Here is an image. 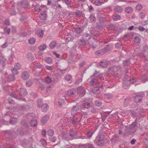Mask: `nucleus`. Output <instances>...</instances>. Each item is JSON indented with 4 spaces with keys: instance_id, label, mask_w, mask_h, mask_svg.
<instances>
[{
    "instance_id": "nucleus-1",
    "label": "nucleus",
    "mask_w": 148,
    "mask_h": 148,
    "mask_svg": "<svg viewBox=\"0 0 148 148\" xmlns=\"http://www.w3.org/2000/svg\"><path fill=\"white\" fill-rule=\"evenodd\" d=\"M104 138L102 135H98L94 140V143L99 146H102L104 144Z\"/></svg>"
},
{
    "instance_id": "nucleus-2",
    "label": "nucleus",
    "mask_w": 148,
    "mask_h": 148,
    "mask_svg": "<svg viewBox=\"0 0 148 148\" xmlns=\"http://www.w3.org/2000/svg\"><path fill=\"white\" fill-rule=\"evenodd\" d=\"M138 127L135 122H134L131 124L128 129V132L130 134L135 132L137 129Z\"/></svg>"
},
{
    "instance_id": "nucleus-3",
    "label": "nucleus",
    "mask_w": 148,
    "mask_h": 148,
    "mask_svg": "<svg viewBox=\"0 0 148 148\" xmlns=\"http://www.w3.org/2000/svg\"><path fill=\"white\" fill-rule=\"evenodd\" d=\"M94 76L95 74H94L90 77L91 80L90 82V84L91 85H96L97 86L100 87L99 82L97 79V77H94Z\"/></svg>"
},
{
    "instance_id": "nucleus-4",
    "label": "nucleus",
    "mask_w": 148,
    "mask_h": 148,
    "mask_svg": "<svg viewBox=\"0 0 148 148\" xmlns=\"http://www.w3.org/2000/svg\"><path fill=\"white\" fill-rule=\"evenodd\" d=\"M144 96L145 94L144 93L141 92L140 93L135 97L134 99L135 101L137 103L140 102L142 100L143 97Z\"/></svg>"
},
{
    "instance_id": "nucleus-5",
    "label": "nucleus",
    "mask_w": 148,
    "mask_h": 148,
    "mask_svg": "<svg viewBox=\"0 0 148 148\" xmlns=\"http://www.w3.org/2000/svg\"><path fill=\"white\" fill-rule=\"evenodd\" d=\"M85 89L81 86H79L77 88V92L79 96L82 97L85 94Z\"/></svg>"
},
{
    "instance_id": "nucleus-6",
    "label": "nucleus",
    "mask_w": 148,
    "mask_h": 148,
    "mask_svg": "<svg viewBox=\"0 0 148 148\" xmlns=\"http://www.w3.org/2000/svg\"><path fill=\"white\" fill-rule=\"evenodd\" d=\"M77 133L75 131L71 130L69 132L70 138L65 137V139L67 141L71 140L74 138L77 135Z\"/></svg>"
},
{
    "instance_id": "nucleus-7",
    "label": "nucleus",
    "mask_w": 148,
    "mask_h": 148,
    "mask_svg": "<svg viewBox=\"0 0 148 148\" xmlns=\"http://www.w3.org/2000/svg\"><path fill=\"white\" fill-rule=\"evenodd\" d=\"M79 110V104H77L75 106H74L72 107L71 111V114L73 116L74 115L77 113H78Z\"/></svg>"
},
{
    "instance_id": "nucleus-8",
    "label": "nucleus",
    "mask_w": 148,
    "mask_h": 148,
    "mask_svg": "<svg viewBox=\"0 0 148 148\" xmlns=\"http://www.w3.org/2000/svg\"><path fill=\"white\" fill-rule=\"evenodd\" d=\"M76 91L75 89H72L69 90L67 92L66 97H68V96L73 97L74 96H76Z\"/></svg>"
},
{
    "instance_id": "nucleus-9",
    "label": "nucleus",
    "mask_w": 148,
    "mask_h": 148,
    "mask_svg": "<svg viewBox=\"0 0 148 148\" xmlns=\"http://www.w3.org/2000/svg\"><path fill=\"white\" fill-rule=\"evenodd\" d=\"M19 94L21 96H25L27 94L26 89L23 88H20L18 90Z\"/></svg>"
},
{
    "instance_id": "nucleus-10",
    "label": "nucleus",
    "mask_w": 148,
    "mask_h": 148,
    "mask_svg": "<svg viewBox=\"0 0 148 148\" xmlns=\"http://www.w3.org/2000/svg\"><path fill=\"white\" fill-rule=\"evenodd\" d=\"M99 22L104 26L106 23L108 22L107 19L105 17L102 16L99 17Z\"/></svg>"
},
{
    "instance_id": "nucleus-11",
    "label": "nucleus",
    "mask_w": 148,
    "mask_h": 148,
    "mask_svg": "<svg viewBox=\"0 0 148 148\" xmlns=\"http://www.w3.org/2000/svg\"><path fill=\"white\" fill-rule=\"evenodd\" d=\"M45 6L44 5H42V6L38 4H36L35 5L34 9L36 12H39L42 10V8H44Z\"/></svg>"
},
{
    "instance_id": "nucleus-12",
    "label": "nucleus",
    "mask_w": 148,
    "mask_h": 148,
    "mask_svg": "<svg viewBox=\"0 0 148 148\" xmlns=\"http://www.w3.org/2000/svg\"><path fill=\"white\" fill-rule=\"evenodd\" d=\"M29 76V74L27 72L24 71L22 74L21 77L24 80L28 79Z\"/></svg>"
},
{
    "instance_id": "nucleus-13",
    "label": "nucleus",
    "mask_w": 148,
    "mask_h": 148,
    "mask_svg": "<svg viewBox=\"0 0 148 148\" xmlns=\"http://www.w3.org/2000/svg\"><path fill=\"white\" fill-rule=\"evenodd\" d=\"M92 91L94 93L97 95L100 93V90L97 87H93L92 88Z\"/></svg>"
},
{
    "instance_id": "nucleus-14",
    "label": "nucleus",
    "mask_w": 148,
    "mask_h": 148,
    "mask_svg": "<svg viewBox=\"0 0 148 148\" xmlns=\"http://www.w3.org/2000/svg\"><path fill=\"white\" fill-rule=\"evenodd\" d=\"M91 2L97 6H99L102 4L104 3V2L102 0H95L93 1H91Z\"/></svg>"
},
{
    "instance_id": "nucleus-15",
    "label": "nucleus",
    "mask_w": 148,
    "mask_h": 148,
    "mask_svg": "<svg viewBox=\"0 0 148 148\" xmlns=\"http://www.w3.org/2000/svg\"><path fill=\"white\" fill-rule=\"evenodd\" d=\"M49 118V116L48 115H46L42 117L41 120V122L43 123H45L47 122Z\"/></svg>"
},
{
    "instance_id": "nucleus-16",
    "label": "nucleus",
    "mask_w": 148,
    "mask_h": 148,
    "mask_svg": "<svg viewBox=\"0 0 148 148\" xmlns=\"http://www.w3.org/2000/svg\"><path fill=\"white\" fill-rule=\"evenodd\" d=\"M71 123L73 125H77L79 123L77 118H73L70 120Z\"/></svg>"
},
{
    "instance_id": "nucleus-17",
    "label": "nucleus",
    "mask_w": 148,
    "mask_h": 148,
    "mask_svg": "<svg viewBox=\"0 0 148 148\" xmlns=\"http://www.w3.org/2000/svg\"><path fill=\"white\" fill-rule=\"evenodd\" d=\"M114 10L115 12H120L123 10L122 8L119 6H115L114 7Z\"/></svg>"
},
{
    "instance_id": "nucleus-18",
    "label": "nucleus",
    "mask_w": 148,
    "mask_h": 148,
    "mask_svg": "<svg viewBox=\"0 0 148 148\" xmlns=\"http://www.w3.org/2000/svg\"><path fill=\"white\" fill-rule=\"evenodd\" d=\"M42 112H46L49 109L48 105L46 104H43L42 106Z\"/></svg>"
},
{
    "instance_id": "nucleus-19",
    "label": "nucleus",
    "mask_w": 148,
    "mask_h": 148,
    "mask_svg": "<svg viewBox=\"0 0 148 148\" xmlns=\"http://www.w3.org/2000/svg\"><path fill=\"white\" fill-rule=\"evenodd\" d=\"M27 60L30 61H32L34 59V57L32 54L30 53L27 54Z\"/></svg>"
},
{
    "instance_id": "nucleus-20",
    "label": "nucleus",
    "mask_w": 148,
    "mask_h": 148,
    "mask_svg": "<svg viewBox=\"0 0 148 148\" xmlns=\"http://www.w3.org/2000/svg\"><path fill=\"white\" fill-rule=\"evenodd\" d=\"M57 45V42L55 40L52 41L49 45V47L50 49L54 48Z\"/></svg>"
},
{
    "instance_id": "nucleus-21",
    "label": "nucleus",
    "mask_w": 148,
    "mask_h": 148,
    "mask_svg": "<svg viewBox=\"0 0 148 148\" xmlns=\"http://www.w3.org/2000/svg\"><path fill=\"white\" fill-rule=\"evenodd\" d=\"M32 64L35 67L37 68L40 69L42 68L43 67V66L39 63L33 62L32 63Z\"/></svg>"
},
{
    "instance_id": "nucleus-22",
    "label": "nucleus",
    "mask_w": 148,
    "mask_h": 148,
    "mask_svg": "<svg viewBox=\"0 0 148 148\" xmlns=\"http://www.w3.org/2000/svg\"><path fill=\"white\" fill-rule=\"evenodd\" d=\"M76 42L79 45L81 46H84L86 45V42L84 39H80L78 40Z\"/></svg>"
},
{
    "instance_id": "nucleus-23",
    "label": "nucleus",
    "mask_w": 148,
    "mask_h": 148,
    "mask_svg": "<svg viewBox=\"0 0 148 148\" xmlns=\"http://www.w3.org/2000/svg\"><path fill=\"white\" fill-rule=\"evenodd\" d=\"M75 31L77 34H80L81 33H82L83 31V28L78 27L75 28Z\"/></svg>"
},
{
    "instance_id": "nucleus-24",
    "label": "nucleus",
    "mask_w": 148,
    "mask_h": 148,
    "mask_svg": "<svg viewBox=\"0 0 148 148\" xmlns=\"http://www.w3.org/2000/svg\"><path fill=\"white\" fill-rule=\"evenodd\" d=\"M47 14L44 12H42L40 15V18L42 20L45 19L47 18Z\"/></svg>"
},
{
    "instance_id": "nucleus-25",
    "label": "nucleus",
    "mask_w": 148,
    "mask_h": 148,
    "mask_svg": "<svg viewBox=\"0 0 148 148\" xmlns=\"http://www.w3.org/2000/svg\"><path fill=\"white\" fill-rule=\"evenodd\" d=\"M112 18L114 21H117L120 19L121 17L119 15L115 14L112 16Z\"/></svg>"
},
{
    "instance_id": "nucleus-26",
    "label": "nucleus",
    "mask_w": 148,
    "mask_h": 148,
    "mask_svg": "<svg viewBox=\"0 0 148 148\" xmlns=\"http://www.w3.org/2000/svg\"><path fill=\"white\" fill-rule=\"evenodd\" d=\"M108 63L106 61H101L100 63V66L101 67V68H104L107 66Z\"/></svg>"
},
{
    "instance_id": "nucleus-27",
    "label": "nucleus",
    "mask_w": 148,
    "mask_h": 148,
    "mask_svg": "<svg viewBox=\"0 0 148 148\" xmlns=\"http://www.w3.org/2000/svg\"><path fill=\"white\" fill-rule=\"evenodd\" d=\"M47 47V45L45 44H43L38 47V48L39 50L43 51Z\"/></svg>"
},
{
    "instance_id": "nucleus-28",
    "label": "nucleus",
    "mask_w": 148,
    "mask_h": 148,
    "mask_svg": "<svg viewBox=\"0 0 148 148\" xmlns=\"http://www.w3.org/2000/svg\"><path fill=\"white\" fill-rule=\"evenodd\" d=\"M130 101V98H126L124 100V106H127Z\"/></svg>"
},
{
    "instance_id": "nucleus-29",
    "label": "nucleus",
    "mask_w": 148,
    "mask_h": 148,
    "mask_svg": "<svg viewBox=\"0 0 148 148\" xmlns=\"http://www.w3.org/2000/svg\"><path fill=\"white\" fill-rule=\"evenodd\" d=\"M90 38V36L88 34H84L83 39L86 41L88 40Z\"/></svg>"
},
{
    "instance_id": "nucleus-30",
    "label": "nucleus",
    "mask_w": 148,
    "mask_h": 148,
    "mask_svg": "<svg viewBox=\"0 0 148 148\" xmlns=\"http://www.w3.org/2000/svg\"><path fill=\"white\" fill-rule=\"evenodd\" d=\"M90 21L92 23H95L96 21V18L95 15L92 14H91L89 16Z\"/></svg>"
},
{
    "instance_id": "nucleus-31",
    "label": "nucleus",
    "mask_w": 148,
    "mask_h": 148,
    "mask_svg": "<svg viewBox=\"0 0 148 148\" xmlns=\"http://www.w3.org/2000/svg\"><path fill=\"white\" fill-rule=\"evenodd\" d=\"M83 106L84 108L86 109H88L90 108L91 105L90 103L86 102L83 104Z\"/></svg>"
},
{
    "instance_id": "nucleus-32",
    "label": "nucleus",
    "mask_w": 148,
    "mask_h": 148,
    "mask_svg": "<svg viewBox=\"0 0 148 148\" xmlns=\"http://www.w3.org/2000/svg\"><path fill=\"white\" fill-rule=\"evenodd\" d=\"M43 31V30L36 31V34L38 36L41 38L43 36L44 33Z\"/></svg>"
},
{
    "instance_id": "nucleus-33",
    "label": "nucleus",
    "mask_w": 148,
    "mask_h": 148,
    "mask_svg": "<svg viewBox=\"0 0 148 148\" xmlns=\"http://www.w3.org/2000/svg\"><path fill=\"white\" fill-rule=\"evenodd\" d=\"M5 60V59L2 55L1 56H0V64H1L3 66H4V62Z\"/></svg>"
},
{
    "instance_id": "nucleus-34",
    "label": "nucleus",
    "mask_w": 148,
    "mask_h": 148,
    "mask_svg": "<svg viewBox=\"0 0 148 148\" xmlns=\"http://www.w3.org/2000/svg\"><path fill=\"white\" fill-rule=\"evenodd\" d=\"M36 39L34 38H30L28 40V42L30 44L33 45L34 44L36 41Z\"/></svg>"
},
{
    "instance_id": "nucleus-35",
    "label": "nucleus",
    "mask_w": 148,
    "mask_h": 148,
    "mask_svg": "<svg viewBox=\"0 0 148 148\" xmlns=\"http://www.w3.org/2000/svg\"><path fill=\"white\" fill-rule=\"evenodd\" d=\"M17 122V119L15 118H12L10 119V123L11 124H14L16 123Z\"/></svg>"
},
{
    "instance_id": "nucleus-36",
    "label": "nucleus",
    "mask_w": 148,
    "mask_h": 148,
    "mask_svg": "<svg viewBox=\"0 0 148 148\" xmlns=\"http://www.w3.org/2000/svg\"><path fill=\"white\" fill-rule=\"evenodd\" d=\"M132 8L130 7H127L125 10V12L127 13H130L132 11Z\"/></svg>"
},
{
    "instance_id": "nucleus-37",
    "label": "nucleus",
    "mask_w": 148,
    "mask_h": 148,
    "mask_svg": "<svg viewBox=\"0 0 148 148\" xmlns=\"http://www.w3.org/2000/svg\"><path fill=\"white\" fill-rule=\"evenodd\" d=\"M33 83V81L31 80H29L26 82V86L30 87L32 85Z\"/></svg>"
},
{
    "instance_id": "nucleus-38",
    "label": "nucleus",
    "mask_w": 148,
    "mask_h": 148,
    "mask_svg": "<svg viewBox=\"0 0 148 148\" xmlns=\"http://www.w3.org/2000/svg\"><path fill=\"white\" fill-rule=\"evenodd\" d=\"M141 79L144 82L148 81V77L146 75H143L141 77Z\"/></svg>"
},
{
    "instance_id": "nucleus-39",
    "label": "nucleus",
    "mask_w": 148,
    "mask_h": 148,
    "mask_svg": "<svg viewBox=\"0 0 148 148\" xmlns=\"http://www.w3.org/2000/svg\"><path fill=\"white\" fill-rule=\"evenodd\" d=\"M45 61L47 63L51 64L52 63L53 60L50 57H47L45 59Z\"/></svg>"
},
{
    "instance_id": "nucleus-40",
    "label": "nucleus",
    "mask_w": 148,
    "mask_h": 148,
    "mask_svg": "<svg viewBox=\"0 0 148 148\" xmlns=\"http://www.w3.org/2000/svg\"><path fill=\"white\" fill-rule=\"evenodd\" d=\"M93 134V133L92 131H88L86 133L87 136V137H86V138H90L92 135Z\"/></svg>"
},
{
    "instance_id": "nucleus-41",
    "label": "nucleus",
    "mask_w": 148,
    "mask_h": 148,
    "mask_svg": "<svg viewBox=\"0 0 148 148\" xmlns=\"http://www.w3.org/2000/svg\"><path fill=\"white\" fill-rule=\"evenodd\" d=\"M141 41V38L139 36H136L135 37L134 41V42L136 43H138L140 42Z\"/></svg>"
},
{
    "instance_id": "nucleus-42",
    "label": "nucleus",
    "mask_w": 148,
    "mask_h": 148,
    "mask_svg": "<svg viewBox=\"0 0 148 148\" xmlns=\"http://www.w3.org/2000/svg\"><path fill=\"white\" fill-rule=\"evenodd\" d=\"M45 81L47 83H50L52 81L51 78L50 77L47 76L45 78Z\"/></svg>"
},
{
    "instance_id": "nucleus-43",
    "label": "nucleus",
    "mask_w": 148,
    "mask_h": 148,
    "mask_svg": "<svg viewBox=\"0 0 148 148\" xmlns=\"http://www.w3.org/2000/svg\"><path fill=\"white\" fill-rule=\"evenodd\" d=\"M123 65L125 66L129 65L130 64V60H127L124 61L123 63Z\"/></svg>"
},
{
    "instance_id": "nucleus-44",
    "label": "nucleus",
    "mask_w": 148,
    "mask_h": 148,
    "mask_svg": "<svg viewBox=\"0 0 148 148\" xmlns=\"http://www.w3.org/2000/svg\"><path fill=\"white\" fill-rule=\"evenodd\" d=\"M42 104V100L40 99H38L37 101V105L39 107H40L43 105Z\"/></svg>"
},
{
    "instance_id": "nucleus-45",
    "label": "nucleus",
    "mask_w": 148,
    "mask_h": 148,
    "mask_svg": "<svg viewBox=\"0 0 148 148\" xmlns=\"http://www.w3.org/2000/svg\"><path fill=\"white\" fill-rule=\"evenodd\" d=\"M95 104L97 106H101L102 104L101 101L99 100H96L95 102Z\"/></svg>"
},
{
    "instance_id": "nucleus-46",
    "label": "nucleus",
    "mask_w": 148,
    "mask_h": 148,
    "mask_svg": "<svg viewBox=\"0 0 148 148\" xmlns=\"http://www.w3.org/2000/svg\"><path fill=\"white\" fill-rule=\"evenodd\" d=\"M75 14L78 17H81L82 15V12L79 10H77L75 12Z\"/></svg>"
},
{
    "instance_id": "nucleus-47",
    "label": "nucleus",
    "mask_w": 148,
    "mask_h": 148,
    "mask_svg": "<svg viewBox=\"0 0 148 148\" xmlns=\"http://www.w3.org/2000/svg\"><path fill=\"white\" fill-rule=\"evenodd\" d=\"M8 79L10 81H14L15 79L14 75L12 74L8 76Z\"/></svg>"
},
{
    "instance_id": "nucleus-48",
    "label": "nucleus",
    "mask_w": 148,
    "mask_h": 148,
    "mask_svg": "<svg viewBox=\"0 0 148 148\" xmlns=\"http://www.w3.org/2000/svg\"><path fill=\"white\" fill-rule=\"evenodd\" d=\"M54 133L53 130H49L47 132V134L49 136H52L53 134Z\"/></svg>"
},
{
    "instance_id": "nucleus-49",
    "label": "nucleus",
    "mask_w": 148,
    "mask_h": 148,
    "mask_svg": "<svg viewBox=\"0 0 148 148\" xmlns=\"http://www.w3.org/2000/svg\"><path fill=\"white\" fill-rule=\"evenodd\" d=\"M18 70L16 69H14V67L11 69V71L12 73V74L14 75L17 74L18 73L17 71Z\"/></svg>"
},
{
    "instance_id": "nucleus-50",
    "label": "nucleus",
    "mask_w": 148,
    "mask_h": 148,
    "mask_svg": "<svg viewBox=\"0 0 148 148\" xmlns=\"http://www.w3.org/2000/svg\"><path fill=\"white\" fill-rule=\"evenodd\" d=\"M37 123V121L36 120H32L30 122L31 125L32 127L35 126Z\"/></svg>"
},
{
    "instance_id": "nucleus-51",
    "label": "nucleus",
    "mask_w": 148,
    "mask_h": 148,
    "mask_svg": "<svg viewBox=\"0 0 148 148\" xmlns=\"http://www.w3.org/2000/svg\"><path fill=\"white\" fill-rule=\"evenodd\" d=\"M21 68V65L18 63H16L14 66V69H16L18 70L20 69Z\"/></svg>"
},
{
    "instance_id": "nucleus-52",
    "label": "nucleus",
    "mask_w": 148,
    "mask_h": 148,
    "mask_svg": "<svg viewBox=\"0 0 148 148\" xmlns=\"http://www.w3.org/2000/svg\"><path fill=\"white\" fill-rule=\"evenodd\" d=\"M63 2H64L67 6L69 5L72 1L71 0H62Z\"/></svg>"
},
{
    "instance_id": "nucleus-53",
    "label": "nucleus",
    "mask_w": 148,
    "mask_h": 148,
    "mask_svg": "<svg viewBox=\"0 0 148 148\" xmlns=\"http://www.w3.org/2000/svg\"><path fill=\"white\" fill-rule=\"evenodd\" d=\"M8 103L10 104H14L15 103L14 101L11 98H8Z\"/></svg>"
},
{
    "instance_id": "nucleus-54",
    "label": "nucleus",
    "mask_w": 148,
    "mask_h": 148,
    "mask_svg": "<svg viewBox=\"0 0 148 148\" xmlns=\"http://www.w3.org/2000/svg\"><path fill=\"white\" fill-rule=\"evenodd\" d=\"M11 95L12 97L14 98H16V99H18L17 95L16 94V92L14 91L12 92L11 93Z\"/></svg>"
},
{
    "instance_id": "nucleus-55",
    "label": "nucleus",
    "mask_w": 148,
    "mask_h": 148,
    "mask_svg": "<svg viewBox=\"0 0 148 148\" xmlns=\"http://www.w3.org/2000/svg\"><path fill=\"white\" fill-rule=\"evenodd\" d=\"M103 26L100 22L97 23L96 24V27L97 29L100 28L101 27Z\"/></svg>"
},
{
    "instance_id": "nucleus-56",
    "label": "nucleus",
    "mask_w": 148,
    "mask_h": 148,
    "mask_svg": "<svg viewBox=\"0 0 148 148\" xmlns=\"http://www.w3.org/2000/svg\"><path fill=\"white\" fill-rule=\"evenodd\" d=\"M122 44L121 43H117L115 45V47L116 48H119L121 47Z\"/></svg>"
},
{
    "instance_id": "nucleus-57",
    "label": "nucleus",
    "mask_w": 148,
    "mask_h": 148,
    "mask_svg": "<svg viewBox=\"0 0 148 148\" xmlns=\"http://www.w3.org/2000/svg\"><path fill=\"white\" fill-rule=\"evenodd\" d=\"M40 141H41V143H42V144L44 146H46L47 143H46V141L45 139H42Z\"/></svg>"
},
{
    "instance_id": "nucleus-58",
    "label": "nucleus",
    "mask_w": 148,
    "mask_h": 148,
    "mask_svg": "<svg viewBox=\"0 0 148 148\" xmlns=\"http://www.w3.org/2000/svg\"><path fill=\"white\" fill-rule=\"evenodd\" d=\"M136 79L135 78H130V82L132 84H134L136 82Z\"/></svg>"
},
{
    "instance_id": "nucleus-59",
    "label": "nucleus",
    "mask_w": 148,
    "mask_h": 148,
    "mask_svg": "<svg viewBox=\"0 0 148 148\" xmlns=\"http://www.w3.org/2000/svg\"><path fill=\"white\" fill-rule=\"evenodd\" d=\"M65 78V79L66 81H70L71 79V77L70 75H66V76Z\"/></svg>"
},
{
    "instance_id": "nucleus-60",
    "label": "nucleus",
    "mask_w": 148,
    "mask_h": 148,
    "mask_svg": "<svg viewBox=\"0 0 148 148\" xmlns=\"http://www.w3.org/2000/svg\"><path fill=\"white\" fill-rule=\"evenodd\" d=\"M143 8L142 6L140 4L138 5L136 7V9L138 10H139Z\"/></svg>"
},
{
    "instance_id": "nucleus-61",
    "label": "nucleus",
    "mask_w": 148,
    "mask_h": 148,
    "mask_svg": "<svg viewBox=\"0 0 148 148\" xmlns=\"http://www.w3.org/2000/svg\"><path fill=\"white\" fill-rule=\"evenodd\" d=\"M143 142L145 145H148V138H144L143 139Z\"/></svg>"
},
{
    "instance_id": "nucleus-62",
    "label": "nucleus",
    "mask_w": 148,
    "mask_h": 148,
    "mask_svg": "<svg viewBox=\"0 0 148 148\" xmlns=\"http://www.w3.org/2000/svg\"><path fill=\"white\" fill-rule=\"evenodd\" d=\"M49 140L50 141L54 142L56 140V137H51L50 138Z\"/></svg>"
},
{
    "instance_id": "nucleus-63",
    "label": "nucleus",
    "mask_w": 148,
    "mask_h": 148,
    "mask_svg": "<svg viewBox=\"0 0 148 148\" xmlns=\"http://www.w3.org/2000/svg\"><path fill=\"white\" fill-rule=\"evenodd\" d=\"M145 16V13L141 12L140 14V17L141 19H143Z\"/></svg>"
},
{
    "instance_id": "nucleus-64",
    "label": "nucleus",
    "mask_w": 148,
    "mask_h": 148,
    "mask_svg": "<svg viewBox=\"0 0 148 148\" xmlns=\"http://www.w3.org/2000/svg\"><path fill=\"white\" fill-rule=\"evenodd\" d=\"M4 30L7 32L8 34H9L10 32V29L8 28L7 27H6L5 28Z\"/></svg>"
}]
</instances>
